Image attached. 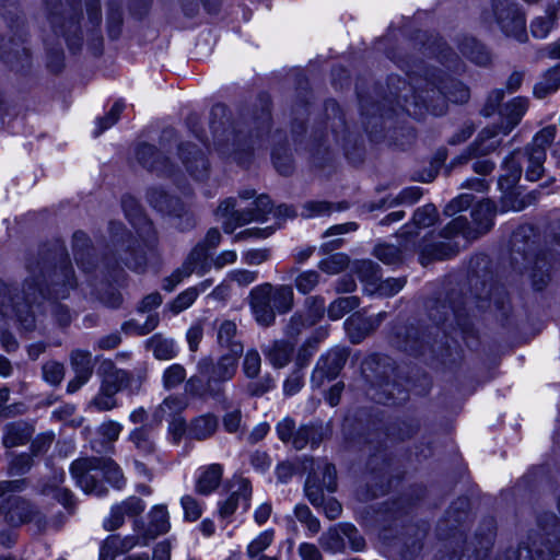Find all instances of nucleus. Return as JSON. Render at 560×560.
Instances as JSON below:
<instances>
[{"label": "nucleus", "instance_id": "obj_8", "mask_svg": "<svg viewBox=\"0 0 560 560\" xmlns=\"http://www.w3.org/2000/svg\"><path fill=\"white\" fill-rule=\"evenodd\" d=\"M547 153L541 150L524 152H515L504 162V168L506 174L500 178V185L503 182L506 183L508 187H512L520 179L522 170L525 167V177L530 182L538 180L544 174V163L546 161Z\"/></svg>", "mask_w": 560, "mask_h": 560}, {"label": "nucleus", "instance_id": "obj_64", "mask_svg": "<svg viewBox=\"0 0 560 560\" xmlns=\"http://www.w3.org/2000/svg\"><path fill=\"white\" fill-rule=\"evenodd\" d=\"M298 552L302 560H323L320 550L314 544L302 542Z\"/></svg>", "mask_w": 560, "mask_h": 560}, {"label": "nucleus", "instance_id": "obj_35", "mask_svg": "<svg viewBox=\"0 0 560 560\" xmlns=\"http://www.w3.org/2000/svg\"><path fill=\"white\" fill-rule=\"evenodd\" d=\"M149 516V530L154 536L164 534L170 529V514L165 505H154Z\"/></svg>", "mask_w": 560, "mask_h": 560}, {"label": "nucleus", "instance_id": "obj_54", "mask_svg": "<svg viewBox=\"0 0 560 560\" xmlns=\"http://www.w3.org/2000/svg\"><path fill=\"white\" fill-rule=\"evenodd\" d=\"M197 298L198 295L196 289L190 287L179 293L168 307L174 314H179L180 312L190 307Z\"/></svg>", "mask_w": 560, "mask_h": 560}, {"label": "nucleus", "instance_id": "obj_29", "mask_svg": "<svg viewBox=\"0 0 560 560\" xmlns=\"http://www.w3.org/2000/svg\"><path fill=\"white\" fill-rule=\"evenodd\" d=\"M187 405L188 402L185 396L170 395L156 407L153 417L160 422L180 417V413L186 409Z\"/></svg>", "mask_w": 560, "mask_h": 560}, {"label": "nucleus", "instance_id": "obj_21", "mask_svg": "<svg viewBox=\"0 0 560 560\" xmlns=\"http://www.w3.org/2000/svg\"><path fill=\"white\" fill-rule=\"evenodd\" d=\"M249 144L241 133L229 132L225 142L218 143L217 150L228 159L244 164L247 160Z\"/></svg>", "mask_w": 560, "mask_h": 560}, {"label": "nucleus", "instance_id": "obj_52", "mask_svg": "<svg viewBox=\"0 0 560 560\" xmlns=\"http://www.w3.org/2000/svg\"><path fill=\"white\" fill-rule=\"evenodd\" d=\"M375 256L387 265H395L401 261L402 254L399 247L392 244H382L375 247Z\"/></svg>", "mask_w": 560, "mask_h": 560}, {"label": "nucleus", "instance_id": "obj_2", "mask_svg": "<svg viewBox=\"0 0 560 560\" xmlns=\"http://www.w3.org/2000/svg\"><path fill=\"white\" fill-rule=\"evenodd\" d=\"M494 212V205L490 200L480 201L471 213L476 231L468 225L466 218L456 217L453 219L442 231V236L447 242L423 245L420 253V262L424 266L432 260L446 259L456 254L459 246L450 240L458 234H462L466 240H471L486 233L493 224Z\"/></svg>", "mask_w": 560, "mask_h": 560}, {"label": "nucleus", "instance_id": "obj_22", "mask_svg": "<svg viewBox=\"0 0 560 560\" xmlns=\"http://www.w3.org/2000/svg\"><path fill=\"white\" fill-rule=\"evenodd\" d=\"M383 314L380 313L375 317H363L360 314L350 316L346 322V330L353 343H358L361 339L374 330L382 322Z\"/></svg>", "mask_w": 560, "mask_h": 560}, {"label": "nucleus", "instance_id": "obj_47", "mask_svg": "<svg viewBox=\"0 0 560 560\" xmlns=\"http://www.w3.org/2000/svg\"><path fill=\"white\" fill-rule=\"evenodd\" d=\"M320 275L315 270L301 271L294 279L296 290L302 294L312 292L319 283Z\"/></svg>", "mask_w": 560, "mask_h": 560}, {"label": "nucleus", "instance_id": "obj_11", "mask_svg": "<svg viewBox=\"0 0 560 560\" xmlns=\"http://www.w3.org/2000/svg\"><path fill=\"white\" fill-rule=\"evenodd\" d=\"M238 355L228 352L221 355L215 363H212L211 359H203L198 363L199 371L208 375V389L213 396L219 394V390H213V385L229 382L235 376Z\"/></svg>", "mask_w": 560, "mask_h": 560}, {"label": "nucleus", "instance_id": "obj_57", "mask_svg": "<svg viewBox=\"0 0 560 560\" xmlns=\"http://www.w3.org/2000/svg\"><path fill=\"white\" fill-rule=\"evenodd\" d=\"M43 376L49 384L57 385L65 376V368L59 362L49 361L43 365Z\"/></svg>", "mask_w": 560, "mask_h": 560}, {"label": "nucleus", "instance_id": "obj_40", "mask_svg": "<svg viewBox=\"0 0 560 560\" xmlns=\"http://www.w3.org/2000/svg\"><path fill=\"white\" fill-rule=\"evenodd\" d=\"M406 284L404 278H388L385 280L377 281L371 289H368L370 294H378L380 296H393L398 293Z\"/></svg>", "mask_w": 560, "mask_h": 560}, {"label": "nucleus", "instance_id": "obj_14", "mask_svg": "<svg viewBox=\"0 0 560 560\" xmlns=\"http://www.w3.org/2000/svg\"><path fill=\"white\" fill-rule=\"evenodd\" d=\"M144 509L145 503L140 498L129 497L112 506L108 516L103 522V526L106 530H115L124 524L126 517H137Z\"/></svg>", "mask_w": 560, "mask_h": 560}, {"label": "nucleus", "instance_id": "obj_38", "mask_svg": "<svg viewBox=\"0 0 560 560\" xmlns=\"http://www.w3.org/2000/svg\"><path fill=\"white\" fill-rule=\"evenodd\" d=\"M354 270L359 279L364 283V290L371 289L380 280L378 266L371 260L357 261Z\"/></svg>", "mask_w": 560, "mask_h": 560}, {"label": "nucleus", "instance_id": "obj_17", "mask_svg": "<svg viewBox=\"0 0 560 560\" xmlns=\"http://www.w3.org/2000/svg\"><path fill=\"white\" fill-rule=\"evenodd\" d=\"M235 487L236 489L232 491L231 495L219 503V513L223 518L230 517L238 506H241L243 511H247L249 508L252 498L249 481L241 478L235 482Z\"/></svg>", "mask_w": 560, "mask_h": 560}, {"label": "nucleus", "instance_id": "obj_56", "mask_svg": "<svg viewBox=\"0 0 560 560\" xmlns=\"http://www.w3.org/2000/svg\"><path fill=\"white\" fill-rule=\"evenodd\" d=\"M215 40L211 37H189L188 47H194L191 54L196 57H207L211 54Z\"/></svg>", "mask_w": 560, "mask_h": 560}, {"label": "nucleus", "instance_id": "obj_48", "mask_svg": "<svg viewBox=\"0 0 560 560\" xmlns=\"http://www.w3.org/2000/svg\"><path fill=\"white\" fill-rule=\"evenodd\" d=\"M436 219V208L430 203L416 210L412 217V223L417 229H424L433 225Z\"/></svg>", "mask_w": 560, "mask_h": 560}, {"label": "nucleus", "instance_id": "obj_4", "mask_svg": "<svg viewBox=\"0 0 560 560\" xmlns=\"http://www.w3.org/2000/svg\"><path fill=\"white\" fill-rule=\"evenodd\" d=\"M294 293L290 285L269 282L254 287L248 295L253 316L258 325L271 326L277 314H285L293 307Z\"/></svg>", "mask_w": 560, "mask_h": 560}, {"label": "nucleus", "instance_id": "obj_55", "mask_svg": "<svg viewBox=\"0 0 560 560\" xmlns=\"http://www.w3.org/2000/svg\"><path fill=\"white\" fill-rule=\"evenodd\" d=\"M184 510V517L188 522L197 521L202 514V505L191 495H184L180 499Z\"/></svg>", "mask_w": 560, "mask_h": 560}, {"label": "nucleus", "instance_id": "obj_61", "mask_svg": "<svg viewBox=\"0 0 560 560\" xmlns=\"http://www.w3.org/2000/svg\"><path fill=\"white\" fill-rule=\"evenodd\" d=\"M472 195L463 194L454 198L444 209V213L448 217L456 215L458 212L466 210L472 202Z\"/></svg>", "mask_w": 560, "mask_h": 560}, {"label": "nucleus", "instance_id": "obj_32", "mask_svg": "<svg viewBox=\"0 0 560 560\" xmlns=\"http://www.w3.org/2000/svg\"><path fill=\"white\" fill-rule=\"evenodd\" d=\"M218 428V419L211 413L202 415L191 421L188 427V435L196 440L210 438Z\"/></svg>", "mask_w": 560, "mask_h": 560}, {"label": "nucleus", "instance_id": "obj_41", "mask_svg": "<svg viewBox=\"0 0 560 560\" xmlns=\"http://www.w3.org/2000/svg\"><path fill=\"white\" fill-rule=\"evenodd\" d=\"M275 530L266 529L259 533L247 545L246 555L249 559H255L262 553L273 541Z\"/></svg>", "mask_w": 560, "mask_h": 560}, {"label": "nucleus", "instance_id": "obj_15", "mask_svg": "<svg viewBox=\"0 0 560 560\" xmlns=\"http://www.w3.org/2000/svg\"><path fill=\"white\" fill-rule=\"evenodd\" d=\"M70 363L74 377L68 383V393H75L89 382L93 374L92 354L90 351L77 349L70 354Z\"/></svg>", "mask_w": 560, "mask_h": 560}, {"label": "nucleus", "instance_id": "obj_51", "mask_svg": "<svg viewBox=\"0 0 560 560\" xmlns=\"http://www.w3.org/2000/svg\"><path fill=\"white\" fill-rule=\"evenodd\" d=\"M122 22L121 0H107L106 23L108 32H119Z\"/></svg>", "mask_w": 560, "mask_h": 560}, {"label": "nucleus", "instance_id": "obj_31", "mask_svg": "<svg viewBox=\"0 0 560 560\" xmlns=\"http://www.w3.org/2000/svg\"><path fill=\"white\" fill-rule=\"evenodd\" d=\"M315 302L318 303L314 314L311 315V317H304L303 315H293L289 322V324L285 327V334L291 337L295 338L298 337L303 329L314 325L324 313V300L323 299H315Z\"/></svg>", "mask_w": 560, "mask_h": 560}, {"label": "nucleus", "instance_id": "obj_58", "mask_svg": "<svg viewBox=\"0 0 560 560\" xmlns=\"http://www.w3.org/2000/svg\"><path fill=\"white\" fill-rule=\"evenodd\" d=\"M331 205L326 201H308L304 203L301 215L305 219L330 213Z\"/></svg>", "mask_w": 560, "mask_h": 560}, {"label": "nucleus", "instance_id": "obj_24", "mask_svg": "<svg viewBox=\"0 0 560 560\" xmlns=\"http://www.w3.org/2000/svg\"><path fill=\"white\" fill-rule=\"evenodd\" d=\"M223 475V467L220 464H211L199 469L195 490L199 494L208 495L217 490Z\"/></svg>", "mask_w": 560, "mask_h": 560}, {"label": "nucleus", "instance_id": "obj_25", "mask_svg": "<svg viewBox=\"0 0 560 560\" xmlns=\"http://www.w3.org/2000/svg\"><path fill=\"white\" fill-rule=\"evenodd\" d=\"M347 360L345 350H334L319 360L313 373V380L334 378L342 369Z\"/></svg>", "mask_w": 560, "mask_h": 560}, {"label": "nucleus", "instance_id": "obj_37", "mask_svg": "<svg viewBox=\"0 0 560 560\" xmlns=\"http://www.w3.org/2000/svg\"><path fill=\"white\" fill-rule=\"evenodd\" d=\"M559 68L548 70L542 79L534 86V94L538 98H544L548 94L556 92L560 88Z\"/></svg>", "mask_w": 560, "mask_h": 560}, {"label": "nucleus", "instance_id": "obj_53", "mask_svg": "<svg viewBox=\"0 0 560 560\" xmlns=\"http://www.w3.org/2000/svg\"><path fill=\"white\" fill-rule=\"evenodd\" d=\"M117 393L110 390L103 385H101L100 392L91 401V407H94L98 411L110 410L116 407V398L115 395Z\"/></svg>", "mask_w": 560, "mask_h": 560}, {"label": "nucleus", "instance_id": "obj_45", "mask_svg": "<svg viewBox=\"0 0 560 560\" xmlns=\"http://www.w3.org/2000/svg\"><path fill=\"white\" fill-rule=\"evenodd\" d=\"M359 305L357 296H345L335 300L328 307V316L334 319H340L347 313L351 312Z\"/></svg>", "mask_w": 560, "mask_h": 560}, {"label": "nucleus", "instance_id": "obj_59", "mask_svg": "<svg viewBox=\"0 0 560 560\" xmlns=\"http://www.w3.org/2000/svg\"><path fill=\"white\" fill-rule=\"evenodd\" d=\"M343 538L347 539L353 551H362L365 547V540L358 529L350 524H342Z\"/></svg>", "mask_w": 560, "mask_h": 560}, {"label": "nucleus", "instance_id": "obj_34", "mask_svg": "<svg viewBox=\"0 0 560 560\" xmlns=\"http://www.w3.org/2000/svg\"><path fill=\"white\" fill-rule=\"evenodd\" d=\"M148 200L153 208L161 212L176 215L179 214L176 209L178 200L168 196L162 189H151L148 192Z\"/></svg>", "mask_w": 560, "mask_h": 560}, {"label": "nucleus", "instance_id": "obj_20", "mask_svg": "<svg viewBox=\"0 0 560 560\" xmlns=\"http://www.w3.org/2000/svg\"><path fill=\"white\" fill-rule=\"evenodd\" d=\"M528 107V101L515 97L504 105L500 112L502 135H509L521 121Z\"/></svg>", "mask_w": 560, "mask_h": 560}, {"label": "nucleus", "instance_id": "obj_9", "mask_svg": "<svg viewBox=\"0 0 560 560\" xmlns=\"http://www.w3.org/2000/svg\"><path fill=\"white\" fill-rule=\"evenodd\" d=\"M432 93L433 95H438L439 97L444 100H448L453 103H464L469 98L468 89L462 83H454L452 89L447 91H435L431 89L430 91H425L427 94ZM404 109L415 117H420L423 115L424 110L432 113L433 115H441L444 113V105L441 108H436L427 103V98L420 94H413L411 100L405 96V103L402 105Z\"/></svg>", "mask_w": 560, "mask_h": 560}, {"label": "nucleus", "instance_id": "obj_19", "mask_svg": "<svg viewBox=\"0 0 560 560\" xmlns=\"http://www.w3.org/2000/svg\"><path fill=\"white\" fill-rule=\"evenodd\" d=\"M5 522L11 526H19L31 520L33 510L28 502L20 497L9 495L1 500Z\"/></svg>", "mask_w": 560, "mask_h": 560}, {"label": "nucleus", "instance_id": "obj_12", "mask_svg": "<svg viewBox=\"0 0 560 560\" xmlns=\"http://www.w3.org/2000/svg\"><path fill=\"white\" fill-rule=\"evenodd\" d=\"M261 371V358L257 350L249 349L244 355L242 372L250 382L246 386L248 395L259 397L275 387V381L269 374L257 378Z\"/></svg>", "mask_w": 560, "mask_h": 560}, {"label": "nucleus", "instance_id": "obj_44", "mask_svg": "<svg viewBox=\"0 0 560 560\" xmlns=\"http://www.w3.org/2000/svg\"><path fill=\"white\" fill-rule=\"evenodd\" d=\"M186 380V370L183 365L174 363L167 366L162 374V385L166 390L179 386Z\"/></svg>", "mask_w": 560, "mask_h": 560}, {"label": "nucleus", "instance_id": "obj_18", "mask_svg": "<svg viewBox=\"0 0 560 560\" xmlns=\"http://www.w3.org/2000/svg\"><path fill=\"white\" fill-rule=\"evenodd\" d=\"M506 135H502V128L499 126L483 128L479 132L472 147L469 149V154L467 156H460L459 160L467 161L471 156L486 155L494 151L500 147L502 139Z\"/></svg>", "mask_w": 560, "mask_h": 560}, {"label": "nucleus", "instance_id": "obj_43", "mask_svg": "<svg viewBox=\"0 0 560 560\" xmlns=\"http://www.w3.org/2000/svg\"><path fill=\"white\" fill-rule=\"evenodd\" d=\"M463 54L477 65H487L491 57L486 48L475 37H467L464 44Z\"/></svg>", "mask_w": 560, "mask_h": 560}, {"label": "nucleus", "instance_id": "obj_28", "mask_svg": "<svg viewBox=\"0 0 560 560\" xmlns=\"http://www.w3.org/2000/svg\"><path fill=\"white\" fill-rule=\"evenodd\" d=\"M294 350V345L285 340H276L262 351L269 363L276 369H282L289 364Z\"/></svg>", "mask_w": 560, "mask_h": 560}, {"label": "nucleus", "instance_id": "obj_10", "mask_svg": "<svg viewBox=\"0 0 560 560\" xmlns=\"http://www.w3.org/2000/svg\"><path fill=\"white\" fill-rule=\"evenodd\" d=\"M208 248L205 245H197L192 248L189 256L173 273L163 281V289L172 292L184 279L192 273L202 276L209 270Z\"/></svg>", "mask_w": 560, "mask_h": 560}, {"label": "nucleus", "instance_id": "obj_7", "mask_svg": "<svg viewBox=\"0 0 560 560\" xmlns=\"http://www.w3.org/2000/svg\"><path fill=\"white\" fill-rule=\"evenodd\" d=\"M481 20L491 31L506 35H521L526 30L525 14L515 0H490Z\"/></svg>", "mask_w": 560, "mask_h": 560}, {"label": "nucleus", "instance_id": "obj_33", "mask_svg": "<svg viewBox=\"0 0 560 560\" xmlns=\"http://www.w3.org/2000/svg\"><path fill=\"white\" fill-rule=\"evenodd\" d=\"M148 347L158 360H172L178 353L175 341L173 339L164 338L161 335H154L151 337L148 341Z\"/></svg>", "mask_w": 560, "mask_h": 560}, {"label": "nucleus", "instance_id": "obj_62", "mask_svg": "<svg viewBox=\"0 0 560 560\" xmlns=\"http://www.w3.org/2000/svg\"><path fill=\"white\" fill-rule=\"evenodd\" d=\"M295 430V422L289 417L279 421L276 425L278 438L284 443L291 442Z\"/></svg>", "mask_w": 560, "mask_h": 560}, {"label": "nucleus", "instance_id": "obj_27", "mask_svg": "<svg viewBox=\"0 0 560 560\" xmlns=\"http://www.w3.org/2000/svg\"><path fill=\"white\" fill-rule=\"evenodd\" d=\"M136 154L138 161L143 166L156 171L161 174H171L167 159L162 156L161 153H159L153 145L142 143L137 148Z\"/></svg>", "mask_w": 560, "mask_h": 560}, {"label": "nucleus", "instance_id": "obj_1", "mask_svg": "<svg viewBox=\"0 0 560 560\" xmlns=\"http://www.w3.org/2000/svg\"><path fill=\"white\" fill-rule=\"evenodd\" d=\"M75 285L72 268L63 262L48 272L47 294H44L36 279H27L23 287L22 295H11V289L0 280V314L4 317L14 316L25 330L35 328L36 317L33 311L34 304L40 306V302L47 300L52 315L60 326H67L71 322L69 310L52 299H66L70 290Z\"/></svg>", "mask_w": 560, "mask_h": 560}, {"label": "nucleus", "instance_id": "obj_39", "mask_svg": "<svg viewBox=\"0 0 560 560\" xmlns=\"http://www.w3.org/2000/svg\"><path fill=\"white\" fill-rule=\"evenodd\" d=\"M318 435V428L313 425H302L298 430H295L294 435L291 440V443L294 448L302 450L304 448L308 442L314 445H318L320 442V438Z\"/></svg>", "mask_w": 560, "mask_h": 560}, {"label": "nucleus", "instance_id": "obj_6", "mask_svg": "<svg viewBox=\"0 0 560 560\" xmlns=\"http://www.w3.org/2000/svg\"><path fill=\"white\" fill-rule=\"evenodd\" d=\"M305 494L314 506L324 508V512L329 520L340 516L341 504L330 498L325 500L324 492H334L337 489L336 469L331 464L326 462L317 463L313 474L310 475L305 482Z\"/></svg>", "mask_w": 560, "mask_h": 560}, {"label": "nucleus", "instance_id": "obj_5", "mask_svg": "<svg viewBox=\"0 0 560 560\" xmlns=\"http://www.w3.org/2000/svg\"><path fill=\"white\" fill-rule=\"evenodd\" d=\"M70 471L77 485L85 493L96 497H102L107 491L100 478H105L107 482L116 488H121L124 485V476L120 468L109 459H78L72 463Z\"/></svg>", "mask_w": 560, "mask_h": 560}, {"label": "nucleus", "instance_id": "obj_63", "mask_svg": "<svg viewBox=\"0 0 560 560\" xmlns=\"http://www.w3.org/2000/svg\"><path fill=\"white\" fill-rule=\"evenodd\" d=\"M116 536H108L100 549V560H115L119 552L118 548L115 547L117 544Z\"/></svg>", "mask_w": 560, "mask_h": 560}, {"label": "nucleus", "instance_id": "obj_23", "mask_svg": "<svg viewBox=\"0 0 560 560\" xmlns=\"http://www.w3.org/2000/svg\"><path fill=\"white\" fill-rule=\"evenodd\" d=\"M179 158L191 176L200 179L207 174L208 162L201 151L196 149L195 145H180Z\"/></svg>", "mask_w": 560, "mask_h": 560}, {"label": "nucleus", "instance_id": "obj_30", "mask_svg": "<svg viewBox=\"0 0 560 560\" xmlns=\"http://www.w3.org/2000/svg\"><path fill=\"white\" fill-rule=\"evenodd\" d=\"M236 324L225 319L218 327L217 340L220 347L226 348L230 353L241 354L243 352V345L236 339Z\"/></svg>", "mask_w": 560, "mask_h": 560}, {"label": "nucleus", "instance_id": "obj_46", "mask_svg": "<svg viewBox=\"0 0 560 560\" xmlns=\"http://www.w3.org/2000/svg\"><path fill=\"white\" fill-rule=\"evenodd\" d=\"M557 133V127L555 125L547 126L538 131L533 138L532 143L526 148L529 151H547V148L553 142Z\"/></svg>", "mask_w": 560, "mask_h": 560}, {"label": "nucleus", "instance_id": "obj_13", "mask_svg": "<svg viewBox=\"0 0 560 560\" xmlns=\"http://www.w3.org/2000/svg\"><path fill=\"white\" fill-rule=\"evenodd\" d=\"M101 371L103 374L102 385L110 390L118 393L121 389H128L133 394L141 388L142 378L140 376L117 369L112 361H104Z\"/></svg>", "mask_w": 560, "mask_h": 560}, {"label": "nucleus", "instance_id": "obj_36", "mask_svg": "<svg viewBox=\"0 0 560 560\" xmlns=\"http://www.w3.org/2000/svg\"><path fill=\"white\" fill-rule=\"evenodd\" d=\"M320 546L329 552H342L346 548L342 525L330 528L319 538Z\"/></svg>", "mask_w": 560, "mask_h": 560}, {"label": "nucleus", "instance_id": "obj_49", "mask_svg": "<svg viewBox=\"0 0 560 560\" xmlns=\"http://www.w3.org/2000/svg\"><path fill=\"white\" fill-rule=\"evenodd\" d=\"M349 265V259L343 254H335L318 264V268L327 275H337L345 270Z\"/></svg>", "mask_w": 560, "mask_h": 560}, {"label": "nucleus", "instance_id": "obj_3", "mask_svg": "<svg viewBox=\"0 0 560 560\" xmlns=\"http://www.w3.org/2000/svg\"><path fill=\"white\" fill-rule=\"evenodd\" d=\"M294 215V211L288 206L281 205L273 209L267 196H259L254 201V208L247 211L235 210V200L232 198L222 201L217 210V217L222 222L223 230L226 233H233L237 226L253 221L267 222L272 219L275 221L272 225L250 232V235L264 238L279 229L285 219Z\"/></svg>", "mask_w": 560, "mask_h": 560}, {"label": "nucleus", "instance_id": "obj_42", "mask_svg": "<svg viewBox=\"0 0 560 560\" xmlns=\"http://www.w3.org/2000/svg\"><path fill=\"white\" fill-rule=\"evenodd\" d=\"M30 439L28 429L22 423L7 425L3 436L5 447H14L24 444Z\"/></svg>", "mask_w": 560, "mask_h": 560}, {"label": "nucleus", "instance_id": "obj_16", "mask_svg": "<svg viewBox=\"0 0 560 560\" xmlns=\"http://www.w3.org/2000/svg\"><path fill=\"white\" fill-rule=\"evenodd\" d=\"M122 207L128 220L137 229V233L145 247L152 248L156 238L151 221L142 214L137 202L132 198L124 199Z\"/></svg>", "mask_w": 560, "mask_h": 560}, {"label": "nucleus", "instance_id": "obj_60", "mask_svg": "<svg viewBox=\"0 0 560 560\" xmlns=\"http://www.w3.org/2000/svg\"><path fill=\"white\" fill-rule=\"evenodd\" d=\"M258 278L257 271L247 269H234L226 275V279L236 282L240 287H246L255 282Z\"/></svg>", "mask_w": 560, "mask_h": 560}, {"label": "nucleus", "instance_id": "obj_26", "mask_svg": "<svg viewBox=\"0 0 560 560\" xmlns=\"http://www.w3.org/2000/svg\"><path fill=\"white\" fill-rule=\"evenodd\" d=\"M49 20L55 32L58 28L65 32H77L75 26L80 23L78 7L73 2H68L61 11L50 9Z\"/></svg>", "mask_w": 560, "mask_h": 560}, {"label": "nucleus", "instance_id": "obj_50", "mask_svg": "<svg viewBox=\"0 0 560 560\" xmlns=\"http://www.w3.org/2000/svg\"><path fill=\"white\" fill-rule=\"evenodd\" d=\"M130 441L143 454H151L154 451V442L151 433L144 428H137L130 433Z\"/></svg>", "mask_w": 560, "mask_h": 560}]
</instances>
